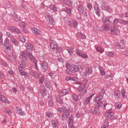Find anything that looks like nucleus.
Returning a JSON list of instances; mask_svg holds the SVG:
<instances>
[{
  "label": "nucleus",
  "mask_w": 128,
  "mask_h": 128,
  "mask_svg": "<svg viewBox=\"0 0 128 128\" xmlns=\"http://www.w3.org/2000/svg\"><path fill=\"white\" fill-rule=\"evenodd\" d=\"M56 52H62V48H60V47H57L56 48Z\"/></svg>",
  "instance_id": "774afa93"
},
{
  "label": "nucleus",
  "mask_w": 128,
  "mask_h": 128,
  "mask_svg": "<svg viewBox=\"0 0 128 128\" xmlns=\"http://www.w3.org/2000/svg\"><path fill=\"white\" fill-rule=\"evenodd\" d=\"M32 32L33 34H35L36 36L40 35L42 34V31L36 28H32Z\"/></svg>",
  "instance_id": "6ab92c4d"
},
{
  "label": "nucleus",
  "mask_w": 128,
  "mask_h": 128,
  "mask_svg": "<svg viewBox=\"0 0 128 128\" xmlns=\"http://www.w3.org/2000/svg\"><path fill=\"white\" fill-rule=\"evenodd\" d=\"M30 76H35V78H39L40 77V74H38V72L36 71L30 72Z\"/></svg>",
  "instance_id": "b1692460"
},
{
  "label": "nucleus",
  "mask_w": 128,
  "mask_h": 128,
  "mask_svg": "<svg viewBox=\"0 0 128 128\" xmlns=\"http://www.w3.org/2000/svg\"><path fill=\"white\" fill-rule=\"evenodd\" d=\"M111 28L110 29V33L112 34H113L114 36L116 34V30H118V28Z\"/></svg>",
  "instance_id": "cd10ccee"
},
{
  "label": "nucleus",
  "mask_w": 128,
  "mask_h": 128,
  "mask_svg": "<svg viewBox=\"0 0 128 128\" xmlns=\"http://www.w3.org/2000/svg\"><path fill=\"white\" fill-rule=\"evenodd\" d=\"M46 116L48 118H52V113H46Z\"/></svg>",
  "instance_id": "338daca9"
},
{
  "label": "nucleus",
  "mask_w": 128,
  "mask_h": 128,
  "mask_svg": "<svg viewBox=\"0 0 128 128\" xmlns=\"http://www.w3.org/2000/svg\"><path fill=\"white\" fill-rule=\"evenodd\" d=\"M19 26H20V28H26V23L24 22H20Z\"/></svg>",
  "instance_id": "3c124183"
},
{
  "label": "nucleus",
  "mask_w": 128,
  "mask_h": 128,
  "mask_svg": "<svg viewBox=\"0 0 128 128\" xmlns=\"http://www.w3.org/2000/svg\"><path fill=\"white\" fill-rule=\"evenodd\" d=\"M120 22H122V24H128V20H122Z\"/></svg>",
  "instance_id": "052dcab7"
},
{
  "label": "nucleus",
  "mask_w": 128,
  "mask_h": 128,
  "mask_svg": "<svg viewBox=\"0 0 128 128\" xmlns=\"http://www.w3.org/2000/svg\"><path fill=\"white\" fill-rule=\"evenodd\" d=\"M41 68L42 72H46V70H48V63H46V62H42L41 65Z\"/></svg>",
  "instance_id": "f3484780"
},
{
  "label": "nucleus",
  "mask_w": 128,
  "mask_h": 128,
  "mask_svg": "<svg viewBox=\"0 0 128 128\" xmlns=\"http://www.w3.org/2000/svg\"><path fill=\"white\" fill-rule=\"evenodd\" d=\"M46 20L48 24L54 25V24L56 22L54 21V18L50 15L48 13H47L45 14Z\"/></svg>",
  "instance_id": "20e7f679"
},
{
  "label": "nucleus",
  "mask_w": 128,
  "mask_h": 128,
  "mask_svg": "<svg viewBox=\"0 0 128 128\" xmlns=\"http://www.w3.org/2000/svg\"><path fill=\"white\" fill-rule=\"evenodd\" d=\"M121 94L122 98H124V96H126V91L124 90V89L121 90Z\"/></svg>",
  "instance_id": "603ef678"
},
{
  "label": "nucleus",
  "mask_w": 128,
  "mask_h": 128,
  "mask_svg": "<svg viewBox=\"0 0 128 128\" xmlns=\"http://www.w3.org/2000/svg\"><path fill=\"white\" fill-rule=\"evenodd\" d=\"M20 58L23 60H28V53L26 52H21L20 53Z\"/></svg>",
  "instance_id": "4468645a"
},
{
  "label": "nucleus",
  "mask_w": 128,
  "mask_h": 128,
  "mask_svg": "<svg viewBox=\"0 0 128 128\" xmlns=\"http://www.w3.org/2000/svg\"><path fill=\"white\" fill-rule=\"evenodd\" d=\"M114 96L115 98H116L117 100H118L120 98V92L118 90H116L114 92Z\"/></svg>",
  "instance_id": "aec40b11"
},
{
  "label": "nucleus",
  "mask_w": 128,
  "mask_h": 128,
  "mask_svg": "<svg viewBox=\"0 0 128 128\" xmlns=\"http://www.w3.org/2000/svg\"><path fill=\"white\" fill-rule=\"evenodd\" d=\"M102 21L104 22L106 26L104 27V30L106 32H108V30H110V21L106 17H104L102 18Z\"/></svg>",
  "instance_id": "39448f33"
},
{
  "label": "nucleus",
  "mask_w": 128,
  "mask_h": 128,
  "mask_svg": "<svg viewBox=\"0 0 128 128\" xmlns=\"http://www.w3.org/2000/svg\"><path fill=\"white\" fill-rule=\"evenodd\" d=\"M99 70L101 76H106V72H104V69L102 68V67L99 68Z\"/></svg>",
  "instance_id": "79ce46f5"
},
{
  "label": "nucleus",
  "mask_w": 128,
  "mask_h": 128,
  "mask_svg": "<svg viewBox=\"0 0 128 128\" xmlns=\"http://www.w3.org/2000/svg\"><path fill=\"white\" fill-rule=\"evenodd\" d=\"M68 89H64L62 90V92H60V96H66V94H68V92H69Z\"/></svg>",
  "instance_id": "4be33fe9"
},
{
  "label": "nucleus",
  "mask_w": 128,
  "mask_h": 128,
  "mask_svg": "<svg viewBox=\"0 0 128 128\" xmlns=\"http://www.w3.org/2000/svg\"><path fill=\"white\" fill-rule=\"evenodd\" d=\"M0 100L4 104L6 102L7 104H8V102H10V101L6 99V98L2 92H0Z\"/></svg>",
  "instance_id": "9b49d317"
},
{
  "label": "nucleus",
  "mask_w": 128,
  "mask_h": 128,
  "mask_svg": "<svg viewBox=\"0 0 128 128\" xmlns=\"http://www.w3.org/2000/svg\"><path fill=\"white\" fill-rule=\"evenodd\" d=\"M50 46L52 50H54L58 48V44H56V42H53L50 43Z\"/></svg>",
  "instance_id": "bb28decb"
},
{
  "label": "nucleus",
  "mask_w": 128,
  "mask_h": 128,
  "mask_svg": "<svg viewBox=\"0 0 128 128\" xmlns=\"http://www.w3.org/2000/svg\"><path fill=\"white\" fill-rule=\"evenodd\" d=\"M25 46L27 50H34V46L30 42L26 43Z\"/></svg>",
  "instance_id": "412c9836"
},
{
  "label": "nucleus",
  "mask_w": 128,
  "mask_h": 128,
  "mask_svg": "<svg viewBox=\"0 0 128 128\" xmlns=\"http://www.w3.org/2000/svg\"><path fill=\"white\" fill-rule=\"evenodd\" d=\"M11 42L16 46H20V44L18 43V42L14 38H12L10 39Z\"/></svg>",
  "instance_id": "c85d7f7f"
},
{
  "label": "nucleus",
  "mask_w": 128,
  "mask_h": 128,
  "mask_svg": "<svg viewBox=\"0 0 128 128\" xmlns=\"http://www.w3.org/2000/svg\"><path fill=\"white\" fill-rule=\"evenodd\" d=\"M118 19H115L114 20V28H118Z\"/></svg>",
  "instance_id": "37998d69"
},
{
  "label": "nucleus",
  "mask_w": 128,
  "mask_h": 128,
  "mask_svg": "<svg viewBox=\"0 0 128 128\" xmlns=\"http://www.w3.org/2000/svg\"><path fill=\"white\" fill-rule=\"evenodd\" d=\"M66 12H67L68 14V16H70L71 14H72V10H70V8H67L66 10Z\"/></svg>",
  "instance_id": "13d9d810"
},
{
  "label": "nucleus",
  "mask_w": 128,
  "mask_h": 128,
  "mask_svg": "<svg viewBox=\"0 0 128 128\" xmlns=\"http://www.w3.org/2000/svg\"><path fill=\"white\" fill-rule=\"evenodd\" d=\"M9 30L14 32H16V34H20V30L19 28L14 26L9 27Z\"/></svg>",
  "instance_id": "a211bd4d"
},
{
  "label": "nucleus",
  "mask_w": 128,
  "mask_h": 128,
  "mask_svg": "<svg viewBox=\"0 0 128 128\" xmlns=\"http://www.w3.org/2000/svg\"><path fill=\"white\" fill-rule=\"evenodd\" d=\"M40 92L42 94V96L46 94V90L44 86H40Z\"/></svg>",
  "instance_id": "dca6fc26"
},
{
  "label": "nucleus",
  "mask_w": 128,
  "mask_h": 128,
  "mask_svg": "<svg viewBox=\"0 0 128 128\" xmlns=\"http://www.w3.org/2000/svg\"><path fill=\"white\" fill-rule=\"evenodd\" d=\"M66 67L67 70L66 72L69 74H72V72H78L80 70V68L78 65L72 64L70 65V64H66Z\"/></svg>",
  "instance_id": "f257e3e1"
},
{
  "label": "nucleus",
  "mask_w": 128,
  "mask_h": 128,
  "mask_svg": "<svg viewBox=\"0 0 128 128\" xmlns=\"http://www.w3.org/2000/svg\"><path fill=\"white\" fill-rule=\"evenodd\" d=\"M46 78H47L46 76H43L41 77L40 80H46Z\"/></svg>",
  "instance_id": "e2e57ef3"
},
{
  "label": "nucleus",
  "mask_w": 128,
  "mask_h": 128,
  "mask_svg": "<svg viewBox=\"0 0 128 128\" xmlns=\"http://www.w3.org/2000/svg\"><path fill=\"white\" fill-rule=\"evenodd\" d=\"M87 8L90 10H92V6L90 3L88 4Z\"/></svg>",
  "instance_id": "5fc2aeb1"
},
{
  "label": "nucleus",
  "mask_w": 128,
  "mask_h": 128,
  "mask_svg": "<svg viewBox=\"0 0 128 128\" xmlns=\"http://www.w3.org/2000/svg\"><path fill=\"white\" fill-rule=\"evenodd\" d=\"M67 24L71 26L72 28H78V22L75 20L68 21L67 22Z\"/></svg>",
  "instance_id": "6e6552de"
},
{
  "label": "nucleus",
  "mask_w": 128,
  "mask_h": 128,
  "mask_svg": "<svg viewBox=\"0 0 128 128\" xmlns=\"http://www.w3.org/2000/svg\"><path fill=\"white\" fill-rule=\"evenodd\" d=\"M102 106V102H98L95 108L93 110V114H97V116H98L100 114V108Z\"/></svg>",
  "instance_id": "423d86ee"
},
{
  "label": "nucleus",
  "mask_w": 128,
  "mask_h": 128,
  "mask_svg": "<svg viewBox=\"0 0 128 128\" xmlns=\"http://www.w3.org/2000/svg\"><path fill=\"white\" fill-rule=\"evenodd\" d=\"M72 124H74V120H72V116H70L69 118V124L72 126Z\"/></svg>",
  "instance_id": "de8ad7c7"
},
{
  "label": "nucleus",
  "mask_w": 128,
  "mask_h": 128,
  "mask_svg": "<svg viewBox=\"0 0 128 128\" xmlns=\"http://www.w3.org/2000/svg\"><path fill=\"white\" fill-rule=\"evenodd\" d=\"M66 80H76V78L68 76L66 78Z\"/></svg>",
  "instance_id": "49530a36"
},
{
  "label": "nucleus",
  "mask_w": 128,
  "mask_h": 128,
  "mask_svg": "<svg viewBox=\"0 0 128 128\" xmlns=\"http://www.w3.org/2000/svg\"><path fill=\"white\" fill-rule=\"evenodd\" d=\"M20 74L22 76H24L25 78H28V74L22 71L20 72Z\"/></svg>",
  "instance_id": "864d4df0"
},
{
  "label": "nucleus",
  "mask_w": 128,
  "mask_h": 128,
  "mask_svg": "<svg viewBox=\"0 0 128 128\" xmlns=\"http://www.w3.org/2000/svg\"><path fill=\"white\" fill-rule=\"evenodd\" d=\"M70 116V111L66 110L64 113L63 114L62 118V120H68V118Z\"/></svg>",
  "instance_id": "f8f14e48"
},
{
  "label": "nucleus",
  "mask_w": 128,
  "mask_h": 128,
  "mask_svg": "<svg viewBox=\"0 0 128 128\" xmlns=\"http://www.w3.org/2000/svg\"><path fill=\"white\" fill-rule=\"evenodd\" d=\"M52 126L53 128H56V126H58V120H52Z\"/></svg>",
  "instance_id": "2f4dec72"
},
{
  "label": "nucleus",
  "mask_w": 128,
  "mask_h": 128,
  "mask_svg": "<svg viewBox=\"0 0 128 128\" xmlns=\"http://www.w3.org/2000/svg\"><path fill=\"white\" fill-rule=\"evenodd\" d=\"M24 66H26V64L24 63H23L22 64H21L18 66V70L20 72H22V70L24 68Z\"/></svg>",
  "instance_id": "ea45409f"
},
{
  "label": "nucleus",
  "mask_w": 128,
  "mask_h": 128,
  "mask_svg": "<svg viewBox=\"0 0 128 128\" xmlns=\"http://www.w3.org/2000/svg\"><path fill=\"white\" fill-rule=\"evenodd\" d=\"M49 8H50L52 10H53V12H54L58 11V8H56V6H54V5H50V6H49Z\"/></svg>",
  "instance_id": "a19ab883"
},
{
  "label": "nucleus",
  "mask_w": 128,
  "mask_h": 128,
  "mask_svg": "<svg viewBox=\"0 0 128 128\" xmlns=\"http://www.w3.org/2000/svg\"><path fill=\"white\" fill-rule=\"evenodd\" d=\"M86 72L88 74H90L92 72V68L89 67L86 69Z\"/></svg>",
  "instance_id": "c03bdc74"
},
{
  "label": "nucleus",
  "mask_w": 128,
  "mask_h": 128,
  "mask_svg": "<svg viewBox=\"0 0 128 128\" xmlns=\"http://www.w3.org/2000/svg\"><path fill=\"white\" fill-rule=\"evenodd\" d=\"M45 86L48 88H50V84L48 80H46L44 82Z\"/></svg>",
  "instance_id": "8fccbe9b"
},
{
  "label": "nucleus",
  "mask_w": 128,
  "mask_h": 128,
  "mask_svg": "<svg viewBox=\"0 0 128 128\" xmlns=\"http://www.w3.org/2000/svg\"><path fill=\"white\" fill-rule=\"evenodd\" d=\"M28 58L30 60H32V62H34V64H35V68L38 70V63H36L38 62V60H36V58H34V56H32V52H30L29 54Z\"/></svg>",
  "instance_id": "0eeeda50"
},
{
  "label": "nucleus",
  "mask_w": 128,
  "mask_h": 128,
  "mask_svg": "<svg viewBox=\"0 0 128 128\" xmlns=\"http://www.w3.org/2000/svg\"><path fill=\"white\" fill-rule=\"evenodd\" d=\"M88 74L86 72H84L82 74V78H86Z\"/></svg>",
  "instance_id": "69168bd1"
},
{
  "label": "nucleus",
  "mask_w": 128,
  "mask_h": 128,
  "mask_svg": "<svg viewBox=\"0 0 128 128\" xmlns=\"http://www.w3.org/2000/svg\"><path fill=\"white\" fill-rule=\"evenodd\" d=\"M4 50L5 52H8L12 50V45L10 43V40L6 38L4 41Z\"/></svg>",
  "instance_id": "f03ea898"
},
{
  "label": "nucleus",
  "mask_w": 128,
  "mask_h": 128,
  "mask_svg": "<svg viewBox=\"0 0 128 128\" xmlns=\"http://www.w3.org/2000/svg\"><path fill=\"white\" fill-rule=\"evenodd\" d=\"M106 54L107 56H112V58L114 56V54L112 52L107 51L106 52Z\"/></svg>",
  "instance_id": "f704fd0d"
},
{
  "label": "nucleus",
  "mask_w": 128,
  "mask_h": 128,
  "mask_svg": "<svg viewBox=\"0 0 128 128\" xmlns=\"http://www.w3.org/2000/svg\"><path fill=\"white\" fill-rule=\"evenodd\" d=\"M73 98L74 100H76V102H78V96H76V94H73Z\"/></svg>",
  "instance_id": "0e129e2a"
},
{
  "label": "nucleus",
  "mask_w": 128,
  "mask_h": 128,
  "mask_svg": "<svg viewBox=\"0 0 128 128\" xmlns=\"http://www.w3.org/2000/svg\"><path fill=\"white\" fill-rule=\"evenodd\" d=\"M4 112H5L6 114H8V116H12V110L8 108L4 109Z\"/></svg>",
  "instance_id": "58836bf2"
},
{
  "label": "nucleus",
  "mask_w": 128,
  "mask_h": 128,
  "mask_svg": "<svg viewBox=\"0 0 128 128\" xmlns=\"http://www.w3.org/2000/svg\"><path fill=\"white\" fill-rule=\"evenodd\" d=\"M67 50L70 54V56H72V54H73L74 52V48H69L67 49Z\"/></svg>",
  "instance_id": "4c0bfd02"
},
{
  "label": "nucleus",
  "mask_w": 128,
  "mask_h": 128,
  "mask_svg": "<svg viewBox=\"0 0 128 128\" xmlns=\"http://www.w3.org/2000/svg\"><path fill=\"white\" fill-rule=\"evenodd\" d=\"M13 18L16 22H20V17L16 14L14 15Z\"/></svg>",
  "instance_id": "e433bc0d"
},
{
  "label": "nucleus",
  "mask_w": 128,
  "mask_h": 128,
  "mask_svg": "<svg viewBox=\"0 0 128 128\" xmlns=\"http://www.w3.org/2000/svg\"><path fill=\"white\" fill-rule=\"evenodd\" d=\"M108 128V122L104 123V124L103 125V128Z\"/></svg>",
  "instance_id": "680f3d73"
},
{
  "label": "nucleus",
  "mask_w": 128,
  "mask_h": 128,
  "mask_svg": "<svg viewBox=\"0 0 128 128\" xmlns=\"http://www.w3.org/2000/svg\"><path fill=\"white\" fill-rule=\"evenodd\" d=\"M76 54L79 56H81V58H88V56L85 53H84L82 51H81L80 49H77L76 50Z\"/></svg>",
  "instance_id": "1a4fd4ad"
},
{
  "label": "nucleus",
  "mask_w": 128,
  "mask_h": 128,
  "mask_svg": "<svg viewBox=\"0 0 128 128\" xmlns=\"http://www.w3.org/2000/svg\"><path fill=\"white\" fill-rule=\"evenodd\" d=\"M48 104L49 106H50V108H52L54 106L52 100L50 98H48Z\"/></svg>",
  "instance_id": "c756f323"
},
{
  "label": "nucleus",
  "mask_w": 128,
  "mask_h": 128,
  "mask_svg": "<svg viewBox=\"0 0 128 128\" xmlns=\"http://www.w3.org/2000/svg\"><path fill=\"white\" fill-rule=\"evenodd\" d=\"M78 10L81 13L84 12V6H82V5L79 6L78 8Z\"/></svg>",
  "instance_id": "09e8293b"
},
{
  "label": "nucleus",
  "mask_w": 128,
  "mask_h": 128,
  "mask_svg": "<svg viewBox=\"0 0 128 128\" xmlns=\"http://www.w3.org/2000/svg\"><path fill=\"white\" fill-rule=\"evenodd\" d=\"M16 112L17 114H18L20 116H24V112L22 111V109L20 108H18L16 110Z\"/></svg>",
  "instance_id": "473e14b6"
},
{
  "label": "nucleus",
  "mask_w": 128,
  "mask_h": 128,
  "mask_svg": "<svg viewBox=\"0 0 128 128\" xmlns=\"http://www.w3.org/2000/svg\"><path fill=\"white\" fill-rule=\"evenodd\" d=\"M84 86H80L78 88V92H82L84 90V86H86V81H84V84H82Z\"/></svg>",
  "instance_id": "5701e85b"
},
{
  "label": "nucleus",
  "mask_w": 128,
  "mask_h": 128,
  "mask_svg": "<svg viewBox=\"0 0 128 128\" xmlns=\"http://www.w3.org/2000/svg\"><path fill=\"white\" fill-rule=\"evenodd\" d=\"M116 50H122V48H124V47L120 44H118L116 46Z\"/></svg>",
  "instance_id": "6e6d98bb"
},
{
  "label": "nucleus",
  "mask_w": 128,
  "mask_h": 128,
  "mask_svg": "<svg viewBox=\"0 0 128 128\" xmlns=\"http://www.w3.org/2000/svg\"><path fill=\"white\" fill-rule=\"evenodd\" d=\"M56 101L60 104H62L64 103V102L62 101V98L60 97V96H58L56 97Z\"/></svg>",
  "instance_id": "72a5a7b5"
},
{
  "label": "nucleus",
  "mask_w": 128,
  "mask_h": 128,
  "mask_svg": "<svg viewBox=\"0 0 128 128\" xmlns=\"http://www.w3.org/2000/svg\"><path fill=\"white\" fill-rule=\"evenodd\" d=\"M100 8L102 10H108V12L111 10L110 8L106 4H102L100 6Z\"/></svg>",
  "instance_id": "2eb2a0df"
},
{
  "label": "nucleus",
  "mask_w": 128,
  "mask_h": 128,
  "mask_svg": "<svg viewBox=\"0 0 128 128\" xmlns=\"http://www.w3.org/2000/svg\"><path fill=\"white\" fill-rule=\"evenodd\" d=\"M78 36H79V38H82V40H86V35H84L80 32H79L78 34Z\"/></svg>",
  "instance_id": "c9c22d12"
},
{
  "label": "nucleus",
  "mask_w": 128,
  "mask_h": 128,
  "mask_svg": "<svg viewBox=\"0 0 128 128\" xmlns=\"http://www.w3.org/2000/svg\"><path fill=\"white\" fill-rule=\"evenodd\" d=\"M18 40L20 42H26V38H24V36L22 35H20L18 37Z\"/></svg>",
  "instance_id": "a878e982"
},
{
  "label": "nucleus",
  "mask_w": 128,
  "mask_h": 128,
  "mask_svg": "<svg viewBox=\"0 0 128 128\" xmlns=\"http://www.w3.org/2000/svg\"><path fill=\"white\" fill-rule=\"evenodd\" d=\"M96 52H100V54H102L104 52V49L100 46H97L96 48Z\"/></svg>",
  "instance_id": "7c9ffc66"
},
{
  "label": "nucleus",
  "mask_w": 128,
  "mask_h": 128,
  "mask_svg": "<svg viewBox=\"0 0 128 128\" xmlns=\"http://www.w3.org/2000/svg\"><path fill=\"white\" fill-rule=\"evenodd\" d=\"M50 44H51V42H56V41H54V37H50Z\"/></svg>",
  "instance_id": "bf43d9fd"
},
{
  "label": "nucleus",
  "mask_w": 128,
  "mask_h": 128,
  "mask_svg": "<svg viewBox=\"0 0 128 128\" xmlns=\"http://www.w3.org/2000/svg\"><path fill=\"white\" fill-rule=\"evenodd\" d=\"M105 116L106 118L105 120H108L110 118V120H118V116L116 115L114 116V114L110 112H106L105 114Z\"/></svg>",
  "instance_id": "7ed1b4c3"
},
{
  "label": "nucleus",
  "mask_w": 128,
  "mask_h": 128,
  "mask_svg": "<svg viewBox=\"0 0 128 128\" xmlns=\"http://www.w3.org/2000/svg\"><path fill=\"white\" fill-rule=\"evenodd\" d=\"M8 74H10V76H14V71H12V70H10L8 72Z\"/></svg>",
  "instance_id": "4d7b16f0"
},
{
  "label": "nucleus",
  "mask_w": 128,
  "mask_h": 128,
  "mask_svg": "<svg viewBox=\"0 0 128 128\" xmlns=\"http://www.w3.org/2000/svg\"><path fill=\"white\" fill-rule=\"evenodd\" d=\"M115 107L118 110H120L122 108V104L120 102H118L116 103Z\"/></svg>",
  "instance_id": "a18cd8bd"
},
{
  "label": "nucleus",
  "mask_w": 128,
  "mask_h": 128,
  "mask_svg": "<svg viewBox=\"0 0 128 128\" xmlns=\"http://www.w3.org/2000/svg\"><path fill=\"white\" fill-rule=\"evenodd\" d=\"M94 10L96 15L98 16H100V6H98V3L95 4Z\"/></svg>",
  "instance_id": "9d476101"
},
{
  "label": "nucleus",
  "mask_w": 128,
  "mask_h": 128,
  "mask_svg": "<svg viewBox=\"0 0 128 128\" xmlns=\"http://www.w3.org/2000/svg\"><path fill=\"white\" fill-rule=\"evenodd\" d=\"M102 92H102V93H100L98 96L94 98V101L95 102H100V100H102L104 98V94Z\"/></svg>",
  "instance_id": "ddd939ff"
},
{
  "label": "nucleus",
  "mask_w": 128,
  "mask_h": 128,
  "mask_svg": "<svg viewBox=\"0 0 128 128\" xmlns=\"http://www.w3.org/2000/svg\"><path fill=\"white\" fill-rule=\"evenodd\" d=\"M62 2H64L68 6H72V2L70 0H63Z\"/></svg>",
  "instance_id": "393cba45"
}]
</instances>
